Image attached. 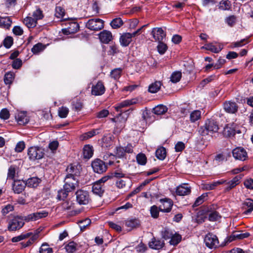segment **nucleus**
I'll use <instances>...</instances> for the list:
<instances>
[{
	"label": "nucleus",
	"mask_w": 253,
	"mask_h": 253,
	"mask_svg": "<svg viewBox=\"0 0 253 253\" xmlns=\"http://www.w3.org/2000/svg\"><path fill=\"white\" fill-rule=\"evenodd\" d=\"M87 28L92 31H99L104 28V21L99 18L90 19L86 23Z\"/></svg>",
	"instance_id": "f257e3e1"
},
{
	"label": "nucleus",
	"mask_w": 253,
	"mask_h": 253,
	"mask_svg": "<svg viewBox=\"0 0 253 253\" xmlns=\"http://www.w3.org/2000/svg\"><path fill=\"white\" fill-rule=\"evenodd\" d=\"M76 201L80 205H85L90 201V196L87 191L79 190L76 192Z\"/></svg>",
	"instance_id": "f03ea898"
},
{
	"label": "nucleus",
	"mask_w": 253,
	"mask_h": 253,
	"mask_svg": "<svg viewBox=\"0 0 253 253\" xmlns=\"http://www.w3.org/2000/svg\"><path fill=\"white\" fill-rule=\"evenodd\" d=\"M28 155L32 161L42 159L44 155L42 149L38 147H31L28 150Z\"/></svg>",
	"instance_id": "7ed1b4c3"
},
{
	"label": "nucleus",
	"mask_w": 253,
	"mask_h": 253,
	"mask_svg": "<svg viewBox=\"0 0 253 253\" xmlns=\"http://www.w3.org/2000/svg\"><path fill=\"white\" fill-rule=\"evenodd\" d=\"M24 220L21 217L16 216L10 220L8 228L10 231H15L22 228L24 224Z\"/></svg>",
	"instance_id": "20e7f679"
},
{
	"label": "nucleus",
	"mask_w": 253,
	"mask_h": 253,
	"mask_svg": "<svg viewBox=\"0 0 253 253\" xmlns=\"http://www.w3.org/2000/svg\"><path fill=\"white\" fill-rule=\"evenodd\" d=\"M91 167L93 171L98 173H103L107 169L105 162L99 159H96L92 162Z\"/></svg>",
	"instance_id": "39448f33"
},
{
	"label": "nucleus",
	"mask_w": 253,
	"mask_h": 253,
	"mask_svg": "<svg viewBox=\"0 0 253 253\" xmlns=\"http://www.w3.org/2000/svg\"><path fill=\"white\" fill-rule=\"evenodd\" d=\"M204 242L206 246L210 249L215 248L219 244L217 237L212 233H209L206 235L204 238Z\"/></svg>",
	"instance_id": "423d86ee"
},
{
	"label": "nucleus",
	"mask_w": 253,
	"mask_h": 253,
	"mask_svg": "<svg viewBox=\"0 0 253 253\" xmlns=\"http://www.w3.org/2000/svg\"><path fill=\"white\" fill-rule=\"evenodd\" d=\"M232 156L236 160L244 161L248 158V154L246 150L242 147H237L232 152Z\"/></svg>",
	"instance_id": "0eeeda50"
},
{
	"label": "nucleus",
	"mask_w": 253,
	"mask_h": 253,
	"mask_svg": "<svg viewBox=\"0 0 253 253\" xmlns=\"http://www.w3.org/2000/svg\"><path fill=\"white\" fill-rule=\"evenodd\" d=\"M64 187L68 190L73 191L78 185V179L76 177L66 176L64 179Z\"/></svg>",
	"instance_id": "6e6552de"
},
{
	"label": "nucleus",
	"mask_w": 253,
	"mask_h": 253,
	"mask_svg": "<svg viewBox=\"0 0 253 253\" xmlns=\"http://www.w3.org/2000/svg\"><path fill=\"white\" fill-rule=\"evenodd\" d=\"M160 202L162 204L159 206L160 211L163 212H169L170 211L173 205L172 200L169 198L161 199Z\"/></svg>",
	"instance_id": "1a4fd4ad"
},
{
	"label": "nucleus",
	"mask_w": 253,
	"mask_h": 253,
	"mask_svg": "<svg viewBox=\"0 0 253 253\" xmlns=\"http://www.w3.org/2000/svg\"><path fill=\"white\" fill-rule=\"evenodd\" d=\"M205 129L203 131L204 133L207 134L209 133H213L217 132L219 127L216 122L213 120H208L205 126Z\"/></svg>",
	"instance_id": "9d476101"
},
{
	"label": "nucleus",
	"mask_w": 253,
	"mask_h": 253,
	"mask_svg": "<svg viewBox=\"0 0 253 253\" xmlns=\"http://www.w3.org/2000/svg\"><path fill=\"white\" fill-rule=\"evenodd\" d=\"M151 34L155 41L162 42L166 36V33L162 28H154L152 29Z\"/></svg>",
	"instance_id": "9b49d317"
},
{
	"label": "nucleus",
	"mask_w": 253,
	"mask_h": 253,
	"mask_svg": "<svg viewBox=\"0 0 253 253\" xmlns=\"http://www.w3.org/2000/svg\"><path fill=\"white\" fill-rule=\"evenodd\" d=\"M223 107L226 112L230 114L235 113L238 109L237 103L232 101H225L223 104Z\"/></svg>",
	"instance_id": "f8f14e48"
},
{
	"label": "nucleus",
	"mask_w": 253,
	"mask_h": 253,
	"mask_svg": "<svg viewBox=\"0 0 253 253\" xmlns=\"http://www.w3.org/2000/svg\"><path fill=\"white\" fill-rule=\"evenodd\" d=\"M26 186L25 181L23 180H14L12 184V189L15 193L20 194L22 192Z\"/></svg>",
	"instance_id": "ddd939ff"
},
{
	"label": "nucleus",
	"mask_w": 253,
	"mask_h": 253,
	"mask_svg": "<svg viewBox=\"0 0 253 253\" xmlns=\"http://www.w3.org/2000/svg\"><path fill=\"white\" fill-rule=\"evenodd\" d=\"M105 88L103 83L101 81L98 82L96 85H93L91 89L92 95L98 96L101 95L105 92Z\"/></svg>",
	"instance_id": "4468645a"
},
{
	"label": "nucleus",
	"mask_w": 253,
	"mask_h": 253,
	"mask_svg": "<svg viewBox=\"0 0 253 253\" xmlns=\"http://www.w3.org/2000/svg\"><path fill=\"white\" fill-rule=\"evenodd\" d=\"M80 166L69 165L66 169L67 174L66 176L76 177L80 174Z\"/></svg>",
	"instance_id": "2eb2a0df"
},
{
	"label": "nucleus",
	"mask_w": 253,
	"mask_h": 253,
	"mask_svg": "<svg viewBox=\"0 0 253 253\" xmlns=\"http://www.w3.org/2000/svg\"><path fill=\"white\" fill-rule=\"evenodd\" d=\"M191 193V187L188 184L183 183L176 187V193L179 196H185Z\"/></svg>",
	"instance_id": "dca6fc26"
},
{
	"label": "nucleus",
	"mask_w": 253,
	"mask_h": 253,
	"mask_svg": "<svg viewBox=\"0 0 253 253\" xmlns=\"http://www.w3.org/2000/svg\"><path fill=\"white\" fill-rule=\"evenodd\" d=\"M41 231V230L38 229L36 230H35L33 232H30V233H31L32 235L29 237L30 238V239L26 243H21L22 247L26 248L31 245L35 241L38 239L39 237V233H40Z\"/></svg>",
	"instance_id": "f3484780"
},
{
	"label": "nucleus",
	"mask_w": 253,
	"mask_h": 253,
	"mask_svg": "<svg viewBox=\"0 0 253 253\" xmlns=\"http://www.w3.org/2000/svg\"><path fill=\"white\" fill-rule=\"evenodd\" d=\"M138 102V99L136 98H133L131 99H127L118 103L115 107L116 110L118 112H122L121 109L130 106L131 105L135 104Z\"/></svg>",
	"instance_id": "a211bd4d"
},
{
	"label": "nucleus",
	"mask_w": 253,
	"mask_h": 253,
	"mask_svg": "<svg viewBox=\"0 0 253 253\" xmlns=\"http://www.w3.org/2000/svg\"><path fill=\"white\" fill-rule=\"evenodd\" d=\"M105 191V187L103 184H100L97 181L93 183L92 186V191L93 194L101 197Z\"/></svg>",
	"instance_id": "6ab92c4d"
},
{
	"label": "nucleus",
	"mask_w": 253,
	"mask_h": 253,
	"mask_svg": "<svg viewBox=\"0 0 253 253\" xmlns=\"http://www.w3.org/2000/svg\"><path fill=\"white\" fill-rule=\"evenodd\" d=\"M202 48L217 53L222 50L223 45L220 43H218L217 45H215L214 42H211L206 44L204 46L202 47Z\"/></svg>",
	"instance_id": "aec40b11"
},
{
	"label": "nucleus",
	"mask_w": 253,
	"mask_h": 253,
	"mask_svg": "<svg viewBox=\"0 0 253 253\" xmlns=\"http://www.w3.org/2000/svg\"><path fill=\"white\" fill-rule=\"evenodd\" d=\"M99 38L102 43H108L112 40L113 36L111 32L103 30L99 33Z\"/></svg>",
	"instance_id": "412c9836"
},
{
	"label": "nucleus",
	"mask_w": 253,
	"mask_h": 253,
	"mask_svg": "<svg viewBox=\"0 0 253 253\" xmlns=\"http://www.w3.org/2000/svg\"><path fill=\"white\" fill-rule=\"evenodd\" d=\"M132 39L130 33H123L120 38V42L122 46H127L131 42Z\"/></svg>",
	"instance_id": "4be33fe9"
},
{
	"label": "nucleus",
	"mask_w": 253,
	"mask_h": 253,
	"mask_svg": "<svg viewBox=\"0 0 253 253\" xmlns=\"http://www.w3.org/2000/svg\"><path fill=\"white\" fill-rule=\"evenodd\" d=\"M165 245L163 241L157 239L155 237L152 239L151 241L149 243V246L150 248L154 250H160L162 249Z\"/></svg>",
	"instance_id": "5701e85b"
},
{
	"label": "nucleus",
	"mask_w": 253,
	"mask_h": 253,
	"mask_svg": "<svg viewBox=\"0 0 253 253\" xmlns=\"http://www.w3.org/2000/svg\"><path fill=\"white\" fill-rule=\"evenodd\" d=\"M250 235V234L248 232L242 233L240 231H236L230 236L229 240L231 242L235 239L241 240L248 238Z\"/></svg>",
	"instance_id": "b1692460"
},
{
	"label": "nucleus",
	"mask_w": 253,
	"mask_h": 253,
	"mask_svg": "<svg viewBox=\"0 0 253 253\" xmlns=\"http://www.w3.org/2000/svg\"><path fill=\"white\" fill-rule=\"evenodd\" d=\"M237 132L240 133V131H237L232 126L230 125H227L223 131V135L227 137L233 136Z\"/></svg>",
	"instance_id": "393cba45"
},
{
	"label": "nucleus",
	"mask_w": 253,
	"mask_h": 253,
	"mask_svg": "<svg viewBox=\"0 0 253 253\" xmlns=\"http://www.w3.org/2000/svg\"><path fill=\"white\" fill-rule=\"evenodd\" d=\"M241 178V177L240 176L234 177L232 180L226 183L227 186L225 187V190L226 191H229L234 188L240 183Z\"/></svg>",
	"instance_id": "a878e982"
},
{
	"label": "nucleus",
	"mask_w": 253,
	"mask_h": 253,
	"mask_svg": "<svg viewBox=\"0 0 253 253\" xmlns=\"http://www.w3.org/2000/svg\"><path fill=\"white\" fill-rule=\"evenodd\" d=\"M79 28V25L77 22L72 21L69 23V26L64 30V31L67 32L69 34H73L78 32Z\"/></svg>",
	"instance_id": "bb28decb"
},
{
	"label": "nucleus",
	"mask_w": 253,
	"mask_h": 253,
	"mask_svg": "<svg viewBox=\"0 0 253 253\" xmlns=\"http://www.w3.org/2000/svg\"><path fill=\"white\" fill-rule=\"evenodd\" d=\"M23 23L28 28H33L36 26L37 21L32 17L27 16L24 18Z\"/></svg>",
	"instance_id": "cd10ccee"
},
{
	"label": "nucleus",
	"mask_w": 253,
	"mask_h": 253,
	"mask_svg": "<svg viewBox=\"0 0 253 253\" xmlns=\"http://www.w3.org/2000/svg\"><path fill=\"white\" fill-rule=\"evenodd\" d=\"M41 182V179L36 177L29 178L26 182V186L29 187H37Z\"/></svg>",
	"instance_id": "c85d7f7f"
},
{
	"label": "nucleus",
	"mask_w": 253,
	"mask_h": 253,
	"mask_svg": "<svg viewBox=\"0 0 253 253\" xmlns=\"http://www.w3.org/2000/svg\"><path fill=\"white\" fill-rule=\"evenodd\" d=\"M15 119L18 123L20 125H25L29 122V120L24 113L21 112L18 113L15 117Z\"/></svg>",
	"instance_id": "c756f323"
},
{
	"label": "nucleus",
	"mask_w": 253,
	"mask_h": 253,
	"mask_svg": "<svg viewBox=\"0 0 253 253\" xmlns=\"http://www.w3.org/2000/svg\"><path fill=\"white\" fill-rule=\"evenodd\" d=\"M93 149L92 147L89 145H86L84 146L83 149V156L85 159H89L93 155Z\"/></svg>",
	"instance_id": "7c9ffc66"
},
{
	"label": "nucleus",
	"mask_w": 253,
	"mask_h": 253,
	"mask_svg": "<svg viewBox=\"0 0 253 253\" xmlns=\"http://www.w3.org/2000/svg\"><path fill=\"white\" fill-rule=\"evenodd\" d=\"M168 111L167 106L163 105H159L153 109V113L157 115H161L165 114Z\"/></svg>",
	"instance_id": "2f4dec72"
},
{
	"label": "nucleus",
	"mask_w": 253,
	"mask_h": 253,
	"mask_svg": "<svg viewBox=\"0 0 253 253\" xmlns=\"http://www.w3.org/2000/svg\"><path fill=\"white\" fill-rule=\"evenodd\" d=\"M243 205L248 208V209L243 212V214L247 215L253 211V200L248 199L244 202Z\"/></svg>",
	"instance_id": "473e14b6"
},
{
	"label": "nucleus",
	"mask_w": 253,
	"mask_h": 253,
	"mask_svg": "<svg viewBox=\"0 0 253 253\" xmlns=\"http://www.w3.org/2000/svg\"><path fill=\"white\" fill-rule=\"evenodd\" d=\"M161 85V82L156 81L149 85L148 90L151 93H156L160 90Z\"/></svg>",
	"instance_id": "72a5a7b5"
},
{
	"label": "nucleus",
	"mask_w": 253,
	"mask_h": 253,
	"mask_svg": "<svg viewBox=\"0 0 253 253\" xmlns=\"http://www.w3.org/2000/svg\"><path fill=\"white\" fill-rule=\"evenodd\" d=\"M55 16L58 18L62 19L63 20H65L67 19L66 18H64L65 10L60 6H56L55 9Z\"/></svg>",
	"instance_id": "f704fd0d"
},
{
	"label": "nucleus",
	"mask_w": 253,
	"mask_h": 253,
	"mask_svg": "<svg viewBox=\"0 0 253 253\" xmlns=\"http://www.w3.org/2000/svg\"><path fill=\"white\" fill-rule=\"evenodd\" d=\"M12 21L9 17H0V26L8 28L11 25Z\"/></svg>",
	"instance_id": "c9c22d12"
},
{
	"label": "nucleus",
	"mask_w": 253,
	"mask_h": 253,
	"mask_svg": "<svg viewBox=\"0 0 253 253\" xmlns=\"http://www.w3.org/2000/svg\"><path fill=\"white\" fill-rule=\"evenodd\" d=\"M77 247L78 245L77 243L71 241L65 246V249L68 253H73L77 251Z\"/></svg>",
	"instance_id": "e433bc0d"
},
{
	"label": "nucleus",
	"mask_w": 253,
	"mask_h": 253,
	"mask_svg": "<svg viewBox=\"0 0 253 253\" xmlns=\"http://www.w3.org/2000/svg\"><path fill=\"white\" fill-rule=\"evenodd\" d=\"M225 182V180H218L213 182L211 183L206 184L204 186V188L207 190H211L214 189L219 185L222 184Z\"/></svg>",
	"instance_id": "4c0bfd02"
},
{
	"label": "nucleus",
	"mask_w": 253,
	"mask_h": 253,
	"mask_svg": "<svg viewBox=\"0 0 253 253\" xmlns=\"http://www.w3.org/2000/svg\"><path fill=\"white\" fill-rule=\"evenodd\" d=\"M201 117V112L196 110L192 111L190 115V120L191 122L194 123L199 120Z\"/></svg>",
	"instance_id": "58836bf2"
},
{
	"label": "nucleus",
	"mask_w": 253,
	"mask_h": 253,
	"mask_svg": "<svg viewBox=\"0 0 253 253\" xmlns=\"http://www.w3.org/2000/svg\"><path fill=\"white\" fill-rule=\"evenodd\" d=\"M166 154V150L163 147L158 148L156 151V156L160 160H163L165 159Z\"/></svg>",
	"instance_id": "ea45409f"
},
{
	"label": "nucleus",
	"mask_w": 253,
	"mask_h": 253,
	"mask_svg": "<svg viewBox=\"0 0 253 253\" xmlns=\"http://www.w3.org/2000/svg\"><path fill=\"white\" fill-rule=\"evenodd\" d=\"M126 226L129 228V230H131L139 225V221L136 219L126 220L125 222Z\"/></svg>",
	"instance_id": "a19ab883"
},
{
	"label": "nucleus",
	"mask_w": 253,
	"mask_h": 253,
	"mask_svg": "<svg viewBox=\"0 0 253 253\" xmlns=\"http://www.w3.org/2000/svg\"><path fill=\"white\" fill-rule=\"evenodd\" d=\"M70 192H71V191L67 190L63 186V189L58 191L57 198L59 200H64L67 198Z\"/></svg>",
	"instance_id": "79ce46f5"
},
{
	"label": "nucleus",
	"mask_w": 253,
	"mask_h": 253,
	"mask_svg": "<svg viewBox=\"0 0 253 253\" xmlns=\"http://www.w3.org/2000/svg\"><path fill=\"white\" fill-rule=\"evenodd\" d=\"M123 24L124 22L121 18H116L111 21L110 25L112 28L118 29L120 28Z\"/></svg>",
	"instance_id": "37998d69"
},
{
	"label": "nucleus",
	"mask_w": 253,
	"mask_h": 253,
	"mask_svg": "<svg viewBox=\"0 0 253 253\" xmlns=\"http://www.w3.org/2000/svg\"><path fill=\"white\" fill-rule=\"evenodd\" d=\"M173 232L169 229L165 228L161 232L162 237L165 240L169 239L172 237Z\"/></svg>",
	"instance_id": "c03bdc74"
},
{
	"label": "nucleus",
	"mask_w": 253,
	"mask_h": 253,
	"mask_svg": "<svg viewBox=\"0 0 253 253\" xmlns=\"http://www.w3.org/2000/svg\"><path fill=\"white\" fill-rule=\"evenodd\" d=\"M231 6V1L229 0H222L219 2V8L223 10H229Z\"/></svg>",
	"instance_id": "a18cd8bd"
},
{
	"label": "nucleus",
	"mask_w": 253,
	"mask_h": 253,
	"mask_svg": "<svg viewBox=\"0 0 253 253\" xmlns=\"http://www.w3.org/2000/svg\"><path fill=\"white\" fill-rule=\"evenodd\" d=\"M45 46L42 43H38L35 44L32 48V51L34 54H38L41 51L43 50Z\"/></svg>",
	"instance_id": "49530a36"
},
{
	"label": "nucleus",
	"mask_w": 253,
	"mask_h": 253,
	"mask_svg": "<svg viewBox=\"0 0 253 253\" xmlns=\"http://www.w3.org/2000/svg\"><path fill=\"white\" fill-rule=\"evenodd\" d=\"M31 235L32 234L31 233L22 234L18 236L12 238L11 241L12 242H18L25 239L29 238Z\"/></svg>",
	"instance_id": "de8ad7c7"
},
{
	"label": "nucleus",
	"mask_w": 253,
	"mask_h": 253,
	"mask_svg": "<svg viewBox=\"0 0 253 253\" xmlns=\"http://www.w3.org/2000/svg\"><path fill=\"white\" fill-rule=\"evenodd\" d=\"M209 220L211 221H214L218 220L220 218V215L216 211H209Z\"/></svg>",
	"instance_id": "09e8293b"
},
{
	"label": "nucleus",
	"mask_w": 253,
	"mask_h": 253,
	"mask_svg": "<svg viewBox=\"0 0 253 253\" xmlns=\"http://www.w3.org/2000/svg\"><path fill=\"white\" fill-rule=\"evenodd\" d=\"M182 74L180 72H174L170 76V81L173 83H177L181 78Z\"/></svg>",
	"instance_id": "8fccbe9b"
},
{
	"label": "nucleus",
	"mask_w": 253,
	"mask_h": 253,
	"mask_svg": "<svg viewBox=\"0 0 253 253\" xmlns=\"http://www.w3.org/2000/svg\"><path fill=\"white\" fill-rule=\"evenodd\" d=\"M169 243L172 245H177L181 240V237L178 234H172V237L170 238Z\"/></svg>",
	"instance_id": "3c124183"
},
{
	"label": "nucleus",
	"mask_w": 253,
	"mask_h": 253,
	"mask_svg": "<svg viewBox=\"0 0 253 253\" xmlns=\"http://www.w3.org/2000/svg\"><path fill=\"white\" fill-rule=\"evenodd\" d=\"M122 70L121 68H116L113 70L111 73L110 76L112 78L114 79L115 80L119 79L122 74Z\"/></svg>",
	"instance_id": "603ef678"
},
{
	"label": "nucleus",
	"mask_w": 253,
	"mask_h": 253,
	"mask_svg": "<svg viewBox=\"0 0 253 253\" xmlns=\"http://www.w3.org/2000/svg\"><path fill=\"white\" fill-rule=\"evenodd\" d=\"M14 74L11 72L6 73L4 77V82L6 84H11L14 80Z\"/></svg>",
	"instance_id": "864d4df0"
},
{
	"label": "nucleus",
	"mask_w": 253,
	"mask_h": 253,
	"mask_svg": "<svg viewBox=\"0 0 253 253\" xmlns=\"http://www.w3.org/2000/svg\"><path fill=\"white\" fill-rule=\"evenodd\" d=\"M136 161L141 165H144L146 163L147 158L145 154L139 153L136 156Z\"/></svg>",
	"instance_id": "5fc2aeb1"
},
{
	"label": "nucleus",
	"mask_w": 253,
	"mask_h": 253,
	"mask_svg": "<svg viewBox=\"0 0 253 253\" xmlns=\"http://www.w3.org/2000/svg\"><path fill=\"white\" fill-rule=\"evenodd\" d=\"M159 44L157 46V49L159 53L161 54H163L165 53L168 49V46L166 44L162 42H158Z\"/></svg>",
	"instance_id": "6e6d98bb"
},
{
	"label": "nucleus",
	"mask_w": 253,
	"mask_h": 253,
	"mask_svg": "<svg viewBox=\"0 0 253 253\" xmlns=\"http://www.w3.org/2000/svg\"><path fill=\"white\" fill-rule=\"evenodd\" d=\"M53 251L51 248H50L46 243L43 244L40 248V253H52Z\"/></svg>",
	"instance_id": "4d7b16f0"
},
{
	"label": "nucleus",
	"mask_w": 253,
	"mask_h": 253,
	"mask_svg": "<svg viewBox=\"0 0 253 253\" xmlns=\"http://www.w3.org/2000/svg\"><path fill=\"white\" fill-rule=\"evenodd\" d=\"M32 16L37 21L38 20L42 19L43 17L42 11L40 8H37L33 12Z\"/></svg>",
	"instance_id": "13d9d810"
},
{
	"label": "nucleus",
	"mask_w": 253,
	"mask_h": 253,
	"mask_svg": "<svg viewBox=\"0 0 253 253\" xmlns=\"http://www.w3.org/2000/svg\"><path fill=\"white\" fill-rule=\"evenodd\" d=\"M69 109L66 107H62L59 108L58 115L62 118H66L68 114Z\"/></svg>",
	"instance_id": "bf43d9fd"
},
{
	"label": "nucleus",
	"mask_w": 253,
	"mask_h": 253,
	"mask_svg": "<svg viewBox=\"0 0 253 253\" xmlns=\"http://www.w3.org/2000/svg\"><path fill=\"white\" fill-rule=\"evenodd\" d=\"M160 211L159 207L158 208L157 206L155 205L152 206L150 209L151 216L153 218H157L159 216Z\"/></svg>",
	"instance_id": "052dcab7"
},
{
	"label": "nucleus",
	"mask_w": 253,
	"mask_h": 253,
	"mask_svg": "<svg viewBox=\"0 0 253 253\" xmlns=\"http://www.w3.org/2000/svg\"><path fill=\"white\" fill-rule=\"evenodd\" d=\"M207 196V194H203L200 197H198L194 204L193 205V207H196L201 205L204 202L205 198Z\"/></svg>",
	"instance_id": "680f3d73"
},
{
	"label": "nucleus",
	"mask_w": 253,
	"mask_h": 253,
	"mask_svg": "<svg viewBox=\"0 0 253 253\" xmlns=\"http://www.w3.org/2000/svg\"><path fill=\"white\" fill-rule=\"evenodd\" d=\"M99 133L98 129H93L83 134L84 139H88Z\"/></svg>",
	"instance_id": "e2e57ef3"
},
{
	"label": "nucleus",
	"mask_w": 253,
	"mask_h": 253,
	"mask_svg": "<svg viewBox=\"0 0 253 253\" xmlns=\"http://www.w3.org/2000/svg\"><path fill=\"white\" fill-rule=\"evenodd\" d=\"M225 160H227V158L222 153L217 154L214 159V160L216 162L217 164L223 162Z\"/></svg>",
	"instance_id": "0e129e2a"
},
{
	"label": "nucleus",
	"mask_w": 253,
	"mask_h": 253,
	"mask_svg": "<svg viewBox=\"0 0 253 253\" xmlns=\"http://www.w3.org/2000/svg\"><path fill=\"white\" fill-rule=\"evenodd\" d=\"M40 219L37 212H34L25 216V220L27 221H36Z\"/></svg>",
	"instance_id": "69168bd1"
},
{
	"label": "nucleus",
	"mask_w": 253,
	"mask_h": 253,
	"mask_svg": "<svg viewBox=\"0 0 253 253\" xmlns=\"http://www.w3.org/2000/svg\"><path fill=\"white\" fill-rule=\"evenodd\" d=\"M116 155L119 158L123 157L125 154V148L123 147L119 146L116 148Z\"/></svg>",
	"instance_id": "338daca9"
},
{
	"label": "nucleus",
	"mask_w": 253,
	"mask_h": 253,
	"mask_svg": "<svg viewBox=\"0 0 253 253\" xmlns=\"http://www.w3.org/2000/svg\"><path fill=\"white\" fill-rule=\"evenodd\" d=\"M13 44V39L10 37H6L3 41V45L7 48H9Z\"/></svg>",
	"instance_id": "774afa93"
}]
</instances>
